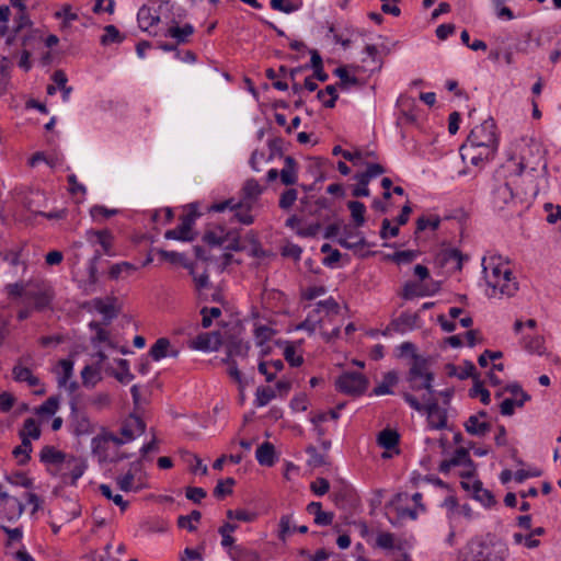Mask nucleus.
Instances as JSON below:
<instances>
[{
    "mask_svg": "<svg viewBox=\"0 0 561 561\" xmlns=\"http://www.w3.org/2000/svg\"><path fill=\"white\" fill-rule=\"evenodd\" d=\"M507 545L492 534L474 537L467 543V553L459 561H504Z\"/></svg>",
    "mask_w": 561,
    "mask_h": 561,
    "instance_id": "nucleus-1",
    "label": "nucleus"
},
{
    "mask_svg": "<svg viewBox=\"0 0 561 561\" xmlns=\"http://www.w3.org/2000/svg\"><path fill=\"white\" fill-rule=\"evenodd\" d=\"M484 279L489 287L501 295L512 297L518 290V284L512 271L502 263L501 256H491L489 265H483Z\"/></svg>",
    "mask_w": 561,
    "mask_h": 561,
    "instance_id": "nucleus-2",
    "label": "nucleus"
},
{
    "mask_svg": "<svg viewBox=\"0 0 561 561\" xmlns=\"http://www.w3.org/2000/svg\"><path fill=\"white\" fill-rule=\"evenodd\" d=\"M402 397L404 401L417 412H425L427 414V421L431 428L442 430L447 425V413L444 409H440L436 399L431 396H422L420 402L417 398L410 392H403Z\"/></svg>",
    "mask_w": 561,
    "mask_h": 561,
    "instance_id": "nucleus-3",
    "label": "nucleus"
},
{
    "mask_svg": "<svg viewBox=\"0 0 561 561\" xmlns=\"http://www.w3.org/2000/svg\"><path fill=\"white\" fill-rule=\"evenodd\" d=\"M495 129V122L490 117L481 125L476 126L470 131L467 139L471 144H474V146L482 148L484 151L494 153L497 145Z\"/></svg>",
    "mask_w": 561,
    "mask_h": 561,
    "instance_id": "nucleus-4",
    "label": "nucleus"
},
{
    "mask_svg": "<svg viewBox=\"0 0 561 561\" xmlns=\"http://www.w3.org/2000/svg\"><path fill=\"white\" fill-rule=\"evenodd\" d=\"M42 42V36L37 30H28L24 34L19 35L18 44L12 46V49L18 50V56L20 55V59L18 61V66L23 69L25 72L30 71L32 68L31 56L32 50L35 49Z\"/></svg>",
    "mask_w": 561,
    "mask_h": 561,
    "instance_id": "nucleus-5",
    "label": "nucleus"
},
{
    "mask_svg": "<svg viewBox=\"0 0 561 561\" xmlns=\"http://www.w3.org/2000/svg\"><path fill=\"white\" fill-rule=\"evenodd\" d=\"M368 379L360 373L344 371L335 380L336 389L347 396L359 397L364 394L368 388Z\"/></svg>",
    "mask_w": 561,
    "mask_h": 561,
    "instance_id": "nucleus-6",
    "label": "nucleus"
},
{
    "mask_svg": "<svg viewBox=\"0 0 561 561\" xmlns=\"http://www.w3.org/2000/svg\"><path fill=\"white\" fill-rule=\"evenodd\" d=\"M199 216L197 205L190 204L188 213L181 216V224L174 229L167 230L164 238L169 240L193 241L195 236L191 231Z\"/></svg>",
    "mask_w": 561,
    "mask_h": 561,
    "instance_id": "nucleus-7",
    "label": "nucleus"
},
{
    "mask_svg": "<svg viewBox=\"0 0 561 561\" xmlns=\"http://www.w3.org/2000/svg\"><path fill=\"white\" fill-rule=\"evenodd\" d=\"M178 13L171 18V26L168 28L165 36L172 37L176 41V44H185L188 42V37L194 34V26L190 23L180 26V22L186 16L184 9H178Z\"/></svg>",
    "mask_w": 561,
    "mask_h": 561,
    "instance_id": "nucleus-8",
    "label": "nucleus"
},
{
    "mask_svg": "<svg viewBox=\"0 0 561 561\" xmlns=\"http://www.w3.org/2000/svg\"><path fill=\"white\" fill-rule=\"evenodd\" d=\"M54 297L55 293L48 285L31 286L30 290L26 291V300H33L34 309L37 311L49 308Z\"/></svg>",
    "mask_w": 561,
    "mask_h": 561,
    "instance_id": "nucleus-9",
    "label": "nucleus"
},
{
    "mask_svg": "<svg viewBox=\"0 0 561 561\" xmlns=\"http://www.w3.org/2000/svg\"><path fill=\"white\" fill-rule=\"evenodd\" d=\"M13 22L14 24L4 42L7 49H10L13 45L18 44L19 35L23 32L24 28H31L33 25V22L27 14L26 8L23 11H19V13L14 16Z\"/></svg>",
    "mask_w": 561,
    "mask_h": 561,
    "instance_id": "nucleus-10",
    "label": "nucleus"
},
{
    "mask_svg": "<svg viewBox=\"0 0 561 561\" xmlns=\"http://www.w3.org/2000/svg\"><path fill=\"white\" fill-rule=\"evenodd\" d=\"M65 471L61 474L62 481L70 485H76L87 469V462L77 457H70L64 463Z\"/></svg>",
    "mask_w": 561,
    "mask_h": 561,
    "instance_id": "nucleus-11",
    "label": "nucleus"
},
{
    "mask_svg": "<svg viewBox=\"0 0 561 561\" xmlns=\"http://www.w3.org/2000/svg\"><path fill=\"white\" fill-rule=\"evenodd\" d=\"M24 508V504L16 497L11 496L8 493L1 494L0 513H3L4 517L9 522L19 519L23 514Z\"/></svg>",
    "mask_w": 561,
    "mask_h": 561,
    "instance_id": "nucleus-12",
    "label": "nucleus"
},
{
    "mask_svg": "<svg viewBox=\"0 0 561 561\" xmlns=\"http://www.w3.org/2000/svg\"><path fill=\"white\" fill-rule=\"evenodd\" d=\"M221 343V335L217 331L201 333L192 342L193 347L198 351H216Z\"/></svg>",
    "mask_w": 561,
    "mask_h": 561,
    "instance_id": "nucleus-13",
    "label": "nucleus"
},
{
    "mask_svg": "<svg viewBox=\"0 0 561 561\" xmlns=\"http://www.w3.org/2000/svg\"><path fill=\"white\" fill-rule=\"evenodd\" d=\"M514 198L513 188L506 181L499 182L493 186L492 190V203L493 206L503 209Z\"/></svg>",
    "mask_w": 561,
    "mask_h": 561,
    "instance_id": "nucleus-14",
    "label": "nucleus"
},
{
    "mask_svg": "<svg viewBox=\"0 0 561 561\" xmlns=\"http://www.w3.org/2000/svg\"><path fill=\"white\" fill-rule=\"evenodd\" d=\"M3 50L5 55L0 58V95L7 90V85L10 79V70L12 67V59L18 57L16 49H7L4 46Z\"/></svg>",
    "mask_w": 561,
    "mask_h": 561,
    "instance_id": "nucleus-15",
    "label": "nucleus"
},
{
    "mask_svg": "<svg viewBox=\"0 0 561 561\" xmlns=\"http://www.w3.org/2000/svg\"><path fill=\"white\" fill-rule=\"evenodd\" d=\"M32 360L30 355L19 359V363L13 367L12 374L15 381L27 382L28 386L35 387L39 385V379L33 376L30 368L22 366V363L28 364Z\"/></svg>",
    "mask_w": 561,
    "mask_h": 561,
    "instance_id": "nucleus-16",
    "label": "nucleus"
},
{
    "mask_svg": "<svg viewBox=\"0 0 561 561\" xmlns=\"http://www.w3.org/2000/svg\"><path fill=\"white\" fill-rule=\"evenodd\" d=\"M263 188L255 179H249L241 188V201L245 202V209L252 210L253 204L262 194Z\"/></svg>",
    "mask_w": 561,
    "mask_h": 561,
    "instance_id": "nucleus-17",
    "label": "nucleus"
},
{
    "mask_svg": "<svg viewBox=\"0 0 561 561\" xmlns=\"http://www.w3.org/2000/svg\"><path fill=\"white\" fill-rule=\"evenodd\" d=\"M412 365H420L421 367V379H422V387H424V390H426L425 396H431L434 393L433 388V381H434V374L430 371V359L422 356V355H415L414 362Z\"/></svg>",
    "mask_w": 561,
    "mask_h": 561,
    "instance_id": "nucleus-18",
    "label": "nucleus"
},
{
    "mask_svg": "<svg viewBox=\"0 0 561 561\" xmlns=\"http://www.w3.org/2000/svg\"><path fill=\"white\" fill-rule=\"evenodd\" d=\"M146 431V423L144 420L135 414H130V416L125 421L121 428V434L127 439L131 440L135 437V434L138 435L144 434Z\"/></svg>",
    "mask_w": 561,
    "mask_h": 561,
    "instance_id": "nucleus-19",
    "label": "nucleus"
},
{
    "mask_svg": "<svg viewBox=\"0 0 561 561\" xmlns=\"http://www.w3.org/2000/svg\"><path fill=\"white\" fill-rule=\"evenodd\" d=\"M460 154L463 160H469L473 165H478L482 161L489 160L493 156L492 152H478L474 147V144H471L470 141H468V139L460 147Z\"/></svg>",
    "mask_w": 561,
    "mask_h": 561,
    "instance_id": "nucleus-20",
    "label": "nucleus"
},
{
    "mask_svg": "<svg viewBox=\"0 0 561 561\" xmlns=\"http://www.w3.org/2000/svg\"><path fill=\"white\" fill-rule=\"evenodd\" d=\"M87 240L91 243H99L105 254H111L113 234L110 230H89Z\"/></svg>",
    "mask_w": 561,
    "mask_h": 561,
    "instance_id": "nucleus-21",
    "label": "nucleus"
},
{
    "mask_svg": "<svg viewBox=\"0 0 561 561\" xmlns=\"http://www.w3.org/2000/svg\"><path fill=\"white\" fill-rule=\"evenodd\" d=\"M284 162L285 165L279 171L280 181L286 186L294 185L297 182V161L291 156H287L285 157Z\"/></svg>",
    "mask_w": 561,
    "mask_h": 561,
    "instance_id": "nucleus-22",
    "label": "nucleus"
},
{
    "mask_svg": "<svg viewBox=\"0 0 561 561\" xmlns=\"http://www.w3.org/2000/svg\"><path fill=\"white\" fill-rule=\"evenodd\" d=\"M227 347V357L232 359V357H245L250 350L249 343L244 342L242 339L237 336H231L226 344Z\"/></svg>",
    "mask_w": 561,
    "mask_h": 561,
    "instance_id": "nucleus-23",
    "label": "nucleus"
},
{
    "mask_svg": "<svg viewBox=\"0 0 561 561\" xmlns=\"http://www.w3.org/2000/svg\"><path fill=\"white\" fill-rule=\"evenodd\" d=\"M255 458L261 466L272 467L276 460L274 445L270 442L260 445L256 449Z\"/></svg>",
    "mask_w": 561,
    "mask_h": 561,
    "instance_id": "nucleus-24",
    "label": "nucleus"
},
{
    "mask_svg": "<svg viewBox=\"0 0 561 561\" xmlns=\"http://www.w3.org/2000/svg\"><path fill=\"white\" fill-rule=\"evenodd\" d=\"M465 430L470 435L483 437L490 432L491 424L488 422H480L478 420V415H470L465 422Z\"/></svg>",
    "mask_w": 561,
    "mask_h": 561,
    "instance_id": "nucleus-25",
    "label": "nucleus"
},
{
    "mask_svg": "<svg viewBox=\"0 0 561 561\" xmlns=\"http://www.w3.org/2000/svg\"><path fill=\"white\" fill-rule=\"evenodd\" d=\"M92 302L94 309L103 316L101 324L108 325L118 316L114 305L105 304L101 298H95Z\"/></svg>",
    "mask_w": 561,
    "mask_h": 561,
    "instance_id": "nucleus-26",
    "label": "nucleus"
},
{
    "mask_svg": "<svg viewBox=\"0 0 561 561\" xmlns=\"http://www.w3.org/2000/svg\"><path fill=\"white\" fill-rule=\"evenodd\" d=\"M160 13H152L151 9L147 5H142L137 13L139 26L144 31H147L149 27L157 25L160 22Z\"/></svg>",
    "mask_w": 561,
    "mask_h": 561,
    "instance_id": "nucleus-27",
    "label": "nucleus"
},
{
    "mask_svg": "<svg viewBox=\"0 0 561 561\" xmlns=\"http://www.w3.org/2000/svg\"><path fill=\"white\" fill-rule=\"evenodd\" d=\"M400 435L396 430L385 428L377 436V444L386 450H391L398 446Z\"/></svg>",
    "mask_w": 561,
    "mask_h": 561,
    "instance_id": "nucleus-28",
    "label": "nucleus"
},
{
    "mask_svg": "<svg viewBox=\"0 0 561 561\" xmlns=\"http://www.w3.org/2000/svg\"><path fill=\"white\" fill-rule=\"evenodd\" d=\"M39 459L44 463H50V465H64L66 459V455L57 450L53 446H44L39 454Z\"/></svg>",
    "mask_w": 561,
    "mask_h": 561,
    "instance_id": "nucleus-29",
    "label": "nucleus"
},
{
    "mask_svg": "<svg viewBox=\"0 0 561 561\" xmlns=\"http://www.w3.org/2000/svg\"><path fill=\"white\" fill-rule=\"evenodd\" d=\"M417 320V313L402 312L397 319L391 321L390 327L397 332H403L407 329H413Z\"/></svg>",
    "mask_w": 561,
    "mask_h": 561,
    "instance_id": "nucleus-30",
    "label": "nucleus"
},
{
    "mask_svg": "<svg viewBox=\"0 0 561 561\" xmlns=\"http://www.w3.org/2000/svg\"><path fill=\"white\" fill-rule=\"evenodd\" d=\"M89 329L95 332L91 337V344L96 347L100 343H106L110 347H115V344L110 340V332L103 329V324L98 321H91Z\"/></svg>",
    "mask_w": 561,
    "mask_h": 561,
    "instance_id": "nucleus-31",
    "label": "nucleus"
},
{
    "mask_svg": "<svg viewBox=\"0 0 561 561\" xmlns=\"http://www.w3.org/2000/svg\"><path fill=\"white\" fill-rule=\"evenodd\" d=\"M399 378L398 374L394 370H390L383 375L382 381L374 388L373 394L375 396H383V394H391L392 390L391 387L397 385Z\"/></svg>",
    "mask_w": 561,
    "mask_h": 561,
    "instance_id": "nucleus-32",
    "label": "nucleus"
},
{
    "mask_svg": "<svg viewBox=\"0 0 561 561\" xmlns=\"http://www.w3.org/2000/svg\"><path fill=\"white\" fill-rule=\"evenodd\" d=\"M229 556L232 561H259V554L250 549H247L242 546H234L229 551Z\"/></svg>",
    "mask_w": 561,
    "mask_h": 561,
    "instance_id": "nucleus-33",
    "label": "nucleus"
},
{
    "mask_svg": "<svg viewBox=\"0 0 561 561\" xmlns=\"http://www.w3.org/2000/svg\"><path fill=\"white\" fill-rule=\"evenodd\" d=\"M428 295H432V293L427 291L424 286L415 282H407L401 294L402 298L405 300Z\"/></svg>",
    "mask_w": 561,
    "mask_h": 561,
    "instance_id": "nucleus-34",
    "label": "nucleus"
},
{
    "mask_svg": "<svg viewBox=\"0 0 561 561\" xmlns=\"http://www.w3.org/2000/svg\"><path fill=\"white\" fill-rule=\"evenodd\" d=\"M438 260L442 265H445L449 262H455L456 270L460 271L462 268L463 255H462L461 251L458 249L454 248V249H447V250L443 251L439 254Z\"/></svg>",
    "mask_w": 561,
    "mask_h": 561,
    "instance_id": "nucleus-35",
    "label": "nucleus"
},
{
    "mask_svg": "<svg viewBox=\"0 0 561 561\" xmlns=\"http://www.w3.org/2000/svg\"><path fill=\"white\" fill-rule=\"evenodd\" d=\"M347 208L351 211V216L356 227H362L365 224L366 207L362 202L350 201L347 202Z\"/></svg>",
    "mask_w": 561,
    "mask_h": 561,
    "instance_id": "nucleus-36",
    "label": "nucleus"
},
{
    "mask_svg": "<svg viewBox=\"0 0 561 561\" xmlns=\"http://www.w3.org/2000/svg\"><path fill=\"white\" fill-rule=\"evenodd\" d=\"M170 345L171 344L169 339L160 337L150 347L149 355L152 357L153 360H160L168 356Z\"/></svg>",
    "mask_w": 561,
    "mask_h": 561,
    "instance_id": "nucleus-37",
    "label": "nucleus"
},
{
    "mask_svg": "<svg viewBox=\"0 0 561 561\" xmlns=\"http://www.w3.org/2000/svg\"><path fill=\"white\" fill-rule=\"evenodd\" d=\"M276 398V391L270 386H260L255 392L254 404L259 408L265 407Z\"/></svg>",
    "mask_w": 561,
    "mask_h": 561,
    "instance_id": "nucleus-38",
    "label": "nucleus"
},
{
    "mask_svg": "<svg viewBox=\"0 0 561 561\" xmlns=\"http://www.w3.org/2000/svg\"><path fill=\"white\" fill-rule=\"evenodd\" d=\"M450 463H454V466H463L466 468H470L471 470L476 469L474 462L470 458L469 450L465 447H459L456 449L454 456L450 458Z\"/></svg>",
    "mask_w": 561,
    "mask_h": 561,
    "instance_id": "nucleus-39",
    "label": "nucleus"
},
{
    "mask_svg": "<svg viewBox=\"0 0 561 561\" xmlns=\"http://www.w3.org/2000/svg\"><path fill=\"white\" fill-rule=\"evenodd\" d=\"M124 38L125 36L121 34L118 28L115 25L110 24L104 27V34L101 36L100 42L103 46H107L112 43H121Z\"/></svg>",
    "mask_w": 561,
    "mask_h": 561,
    "instance_id": "nucleus-40",
    "label": "nucleus"
},
{
    "mask_svg": "<svg viewBox=\"0 0 561 561\" xmlns=\"http://www.w3.org/2000/svg\"><path fill=\"white\" fill-rule=\"evenodd\" d=\"M108 448L107 439L105 435H98L91 440V449L94 455L99 457L100 461L106 460V450Z\"/></svg>",
    "mask_w": 561,
    "mask_h": 561,
    "instance_id": "nucleus-41",
    "label": "nucleus"
},
{
    "mask_svg": "<svg viewBox=\"0 0 561 561\" xmlns=\"http://www.w3.org/2000/svg\"><path fill=\"white\" fill-rule=\"evenodd\" d=\"M421 367L420 365H411L408 374H407V381L410 385L411 390L413 391H420L423 390L424 387H422V379H421Z\"/></svg>",
    "mask_w": 561,
    "mask_h": 561,
    "instance_id": "nucleus-42",
    "label": "nucleus"
},
{
    "mask_svg": "<svg viewBox=\"0 0 561 561\" xmlns=\"http://www.w3.org/2000/svg\"><path fill=\"white\" fill-rule=\"evenodd\" d=\"M81 378L83 386L87 388H93L101 380L99 370L90 365L83 367L81 370Z\"/></svg>",
    "mask_w": 561,
    "mask_h": 561,
    "instance_id": "nucleus-43",
    "label": "nucleus"
},
{
    "mask_svg": "<svg viewBox=\"0 0 561 561\" xmlns=\"http://www.w3.org/2000/svg\"><path fill=\"white\" fill-rule=\"evenodd\" d=\"M525 348L530 353H536L541 355L545 353V339L541 335L536 336H525Z\"/></svg>",
    "mask_w": 561,
    "mask_h": 561,
    "instance_id": "nucleus-44",
    "label": "nucleus"
},
{
    "mask_svg": "<svg viewBox=\"0 0 561 561\" xmlns=\"http://www.w3.org/2000/svg\"><path fill=\"white\" fill-rule=\"evenodd\" d=\"M31 285L28 283H13L5 286V291L11 299L24 298L26 299V291Z\"/></svg>",
    "mask_w": 561,
    "mask_h": 561,
    "instance_id": "nucleus-45",
    "label": "nucleus"
},
{
    "mask_svg": "<svg viewBox=\"0 0 561 561\" xmlns=\"http://www.w3.org/2000/svg\"><path fill=\"white\" fill-rule=\"evenodd\" d=\"M225 242H227L225 249L229 251H243L244 247L241 244L239 230L231 229L225 234Z\"/></svg>",
    "mask_w": 561,
    "mask_h": 561,
    "instance_id": "nucleus-46",
    "label": "nucleus"
},
{
    "mask_svg": "<svg viewBox=\"0 0 561 561\" xmlns=\"http://www.w3.org/2000/svg\"><path fill=\"white\" fill-rule=\"evenodd\" d=\"M420 252L419 251H415V250H404V251H397L390 255H388V257L393 261L394 263L397 264H409L411 262H413L417 256H419Z\"/></svg>",
    "mask_w": 561,
    "mask_h": 561,
    "instance_id": "nucleus-47",
    "label": "nucleus"
},
{
    "mask_svg": "<svg viewBox=\"0 0 561 561\" xmlns=\"http://www.w3.org/2000/svg\"><path fill=\"white\" fill-rule=\"evenodd\" d=\"M101 252L99 250L95 251L94 255L91 257L90 262H89V267H88V272H89V278H88V288L87 290H93L91 287L95 286V284L98 283V267H96V263L98 261L101 259Z\"/></svg>",
    "mask_w": 561,
    "mask_h": 561,
    "instance_id": "nucleus-48",
    "label": "nucleus"
},
{
    "mask_svg": "<svg viewBox=\"0 0 561 561\" xmlns=\"http://www.w3.org/2000/svg\"><path fill=\"white\" fill-rule=\"evenodd\" d=\"M333 73L340 78L339 87L341 89H346L348 85H356L358 84L359 80L354 77L350 76L345 67H339L336 68Z\"/></svg>",
    "mask_w": 561,
    "mask_h": 561,
    "instance_id": "nucleus-49",
    "label": "nucleus"
},
{
    "mask_svg": "<svg viewBox=\"0 0 561 561\" xmlns=\"http://www.w3.org/2000/svg\"><path fill=\"white\" fill-rule=\"evenodd\" d=\"M20 433L28 438L38 439L42 432L35 419L28 417L24 421L23 430Z\"/></svg>",
    "mask_w": 561,
    "mask_h": 561,
    "instance_id": "nucleus-50",
    "label": "nucleus"
},
{
    "mask_svg": "<svg viewBox=\"0 0 561 561\" xmlns=\"http://www.w3.org/2000/svg\"><path fill=\"white\" fill-rule=\"evenodd\" d=\"M59 366L62 369V376L58 378V386H66L67 381L72 377L73 374V360L70 358H64L59 360Z\"/></svg>",
    "mask_w": 561,
    "mask_h": 561,
    "instance_id": "nucleus-51",
    "label": "nucleus"
},
{
    "mask_svg": "<svg viewBox=\"0 0 561 561\" xmlns=\"http://www.w3.org/2000/svg\"><path fill=\"white\" fill-rule=\"evenodd\" d=\"M236 484V480L233 478H227L225 480H219L217 485L214 489V495L216 497H224L232 493V486Z\"/></svg>",
    "mask_w": 561,
    "mask_h": 561,
    "instance_id": "nucleus-52",
    "label": "nucleus"
},
{
    "mask_svg": "<svg viewBox=\"0 0 561 561\" xmlns=\"http://www.w3.org/2000/svg\"><path fill=\"white\" fill-rule=\"evenodd\" d=\"M440 225V218L438 216H434L432 218H426L424 216L417 218L416 220V230L415 234L424 231L426 228H432L433 230H437Z\"/></svg>",
    "mask_w": 561,
    "mask_h": 561,
    "instance_id": "nucleus-53",
    "label": "nucleus"
},
{
    "mask_svg": "<svg viewBox=\"0 0 561 561\" xmlns=\"http://www.w3.org/2000/svg\"><path fill=\"white\" fill-rule=\"evenodd\" d=\"M183 266L190 270L191 275H193L195 286L198 290L209 287L210 282L207 271H205L202 275L196 276L192 263H183Z\"/></svg>",
    "mask_w": 561,
    "mask_h": 561,
    "instance_id": "nucleus-54",
    "label": "nucleus"
},
{
    "mask_svg": "<svg viewBox=\"0 0 561 561\" xmlns=\"http://www.w3.org/2000/svg\"><path fill=\"white\" fill-rule=\"evenodd\" d=\"M118 211L119 210L115 208L110 209L102 205H94L90 209V215L93 218V220H100L115 216L118 214Z\"/></svg>",
    "mask_w": 561,
    "mask_h": 561,
    "instance_id": "nucleus-55",
    "label": "nucleus"
},
{
    "mask_svg": "<svg viewBox=\"0 0 561 561\" xmlns=\"http://www.w3.org/2000/svg\"><path fill=\"white\" fill-rule=\"evenodd\" d=\"M469 394L471 398L480 396L481 402L485 405H488L491 401L490 392L482 386L480 379H476L473 387L469 391Z\"/></svg>",
    "mask_w": 561,
    "mask_h": 561,
    "instance_id": "nucleus-56",
    "label": "nucleus"
},
{
    "mask_svg": "<svg viewBox=\"0 0 561 561\" xmlns=\"http://www.w3.org/2000/svg\"><path fill=\"white\" fill-rule=\"evenodd\" d=\"M135 266L128 262L116 263L111 266L108 276L112 279H118L123 273L129 274L135 271Z\"/></svg>",
    "mask_w": 561,
    "mask_h": 561,
    "instance_id": "nucleus-57",
    "label": "nucleus"
},
{
    "mask_svg": "<svg viewBox=\"0 0 561 561\" xmlns=\"http://www.w3.org/2000/svg\"><path fill=\"white\" fill-rule=\"evenodd\" d=\"M159 7L158 12L163 15L167 20H169V23L171 24V18L175 13H178V9H182L181 7H178L175 3L171 2L170 0H159Z\"/></svg>",
    "mask_w": 561,
    "mask_h": 561,
    "instance_id": "nucleus-58",
    "label": "nucleus"
},
{
    "mask_svg": "<svg viewBox=\"0 0 561 561\" xmlns=\"http://www.w3.org/2000/svg\"><path fill=\"white\" fill-rule=\"evenodd\" d=\"M386 172V169L379 163H369L366 171L357 173L363 178V182H370L371 179L377 178Z\"/></svg>",
    "mask_w": 561,
    "mask_h": 561,
    "instance_id": "nucleus-59",
    "label": "nucleus"
},
{
    "mask_svg": "<svg viewBox=\"0 0 561 561\" xmlns=\"http://www.w3.org/2000/svg\"><path fill=\"white\" fill-rule=\"evenodd\" d=\"M306 453L309 455L308 465L318 468L327 463L325 456L318 453L317 448L312 445L306 448Z\"/></svg>",
    "mask_w": 561,
    "mask_h": 561,
    "instance_id": "nucleus-60",
    "label": "nucleus"
},
{
    "mask_svg": "<svg viewBox=\"0 0 561 561\" xmlns=\"http://www.w3.org/2000/svg\"><path fill=\"white\" fill-rule=\"evenodd\" d=\"M59 405V400L57 397H49L42 405L38 407L37 413L44 415H54Z\"/></svg>",
    "mask_w": 561,
    "mask_h": 561,
    "instance_id": "nucleus-61",
    "label": "nucleus"
},
{
    "mask_svg": "<svg viewBox=\"0 0 561 561\" xmlns=\"http://www.w3.org/2000/svg\"><path fill=\"white\" fill-rule=\"evenodd\" d=\"M300 4L301 3L295 4L286 0H271V7L273 10L280 11L287 14L297 11L300 8Z\"/></svg>",
    "mask_w": 561,
    "mask_h": 561,
    "instance_id": "nucleus-62",
    "label": "nucleus"
},
{
    "mask_svg": "<svg viewBox=\"0 0 561 561\" xmlns=\"http://www.w3.org/2000/svg\"><path fill=\"white\" fill-rule=\"evenodd\" d=\"M268 149H270V157L268 160L273 159L274 157L278 156L282 157L284 153V146L285 141L280 137H275L273 139H270L267 142Z\"/></svg>",
    "mask_w": 561,
    "mask_h": 561,
    "instance_id": "nucleus-63",
    "label": "nucleus"
},
{
    "mask_svg": "<svg viewBox=\"0 0 561 561\" xmlns=\"http://www.w3.org/2000/svg\"><path fill=\"white\" fill-rule=\"evenodd\" d=\"M399 226L391 227V222L388 218H385L381 222V229L379 236L381 239L387 240L389 238H394L399 234Z\"/></svg>",
    "mask_w": 561,
    "mask_h": 561,
    "instance_id": "nucleus-64",
    "label": "nucleus"
}]
</instances>
